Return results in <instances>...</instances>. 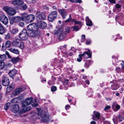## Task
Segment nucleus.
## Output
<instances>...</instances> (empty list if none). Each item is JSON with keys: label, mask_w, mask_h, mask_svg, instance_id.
Returning a JSON list of instances; mask_svg holds the SVG:
<instances>
[{"label": "nucleus", "mask_w": 124, "mask_h": 124, "mask_svg": "<svg viewBox=\"0 0 124 124\" xmlns=\"http://www.w3.org/2000/svg\"><path fill=\"white\" fill-rule=\"evenodd\" d=\"M11 45L13 46L17 47L22 49H23L24 47L23 42L18 38H16L12 42Z\"/></svg>", "instance_id": "nucleus-1"}, {"label": "nucleus", "mask_w": 124, "mask_h": 124, "mask_svg": "<svg viewBox=\"0 0 124 124\" xmlns=\"http://www.w3.org/2000/svg\"><path fill=\"white\" fill-rule=\"evenodd\" d=\"M21 20L25 22L28 21L31 22L35 18L34 16L33 15H28L26 13L23 14L21 16Z\"/></svg>", "instance_id": "nucleus-2"}, {"label": "nucleus", "mask_w": 124, "mask_h": 124, "mask_svg": "<svg viewBox=\"0 0 124 124\" xmlns=\"http://www.w3.org/2000/svg\"><path fill=\"white\" fill-rule=\"evenodd\" d=\"M36 21L37 23L41 22L42 21L46 20V15L43 12L37 11L36 13Z\"/></svg>", "instance_id": "nucleus-3"}, {"label": "nucleus", "mask_w": 124, "mask_h": 124, "mask_svg": "<svg viewBox=\"0 0 124 124\" xmlns=\"http://www.w3.org/2000/svg\"><path fill=\"white\" fill-rule=\"evenodd\" d=\"M92 52L89 49L88 52H85L83 54L79 55V58L77 59V61L79 62H81L82 60V57L83 56L86 59L91 58L92 56Z\"/></svg>", "instance_id": "nucleus-4"}, {"label": "nucleus", "mask_w": 124, "mask_h": 124, "mask_svg": "<svg viewBox=\"0 0 124 124\" xmlns=\"http://www.w3.org/2000/svg\"><path fill=\"white\" fill-rule=\"evenodd\" d=\"M19 37L21 40L26 41L28 39V32L26 29H24L19 35Z\"/></svg>", "instance_id": "nucleus-5"}, {"label": "nucleus", "mask_w": 124, "mask_h": 124, "mask_svg": "<svg viewBox=\"0 0 124 124\" xmlns=\"http://www.w3.org/2000/svg\"><path fill=\"white\" fill-rule=\"evenodd\" d=\"M116 20L121 25H124V15L120 13L116 16Z\"/></svg>", "instance_id": "nucleus-6"}, {"label": "nucleus", "mask_w": 124, "mask_h": 124, "mask_svg": "<svg viewBox=\"0 0 124 124\" xmlns=\"http://www.w3.org/2000/svg\"><path fill=\"white\" fill-rule=\"evenodd\" d=\"M4 10L9 15H14L16 13L15 9L8 6H5L3 7Z\"/></svg>", "instance_id": "nucleus-7"}, {"label": "nucleus", "mask_w": 124, "mask_h": 124, "mask_svg": "<svg viewBox=\"0 0 124 124\" xmlns=\"http://www.w3.org/2000/svg\"><path fill=\"white\" fill-rule=\"evenodd\" d=\"M57 12L56 11L51 12L48 16V20L50 22H52L57 18Z\"/></svg>", "instance_id": "nucleus-8"}, {"label": "nucleus", "mask_w": 124, "mask_h": 124, "mask_svg": "<svg viewBox=\"0 0 124 124\" xmlns=\"http://www.w3.org/2000/svg\"><path fill=\"white\" fill-rule=\"evenodd\" d=\"M0 20L5 25H7L8 23V18L3 14L0 15Z\"/></svg>", "instance_id": "nucleus-9"}, {"label": "nucleus", "mask_w": 124, "mask_h": 124, "mask_svg": "<svg viewBox=\"0 0 124 124\" xmlns=\"http://www.w3.org/2000/svg\"><path fill=\"white\" fill-rule=\"evenodd\" d=\"M33 98L32 97L26 99L22 103V107H25L26 106L30 104L33 102Z\"/></svg>", "instance_id": "nucleus-10"}, {"label": "nucleus", "mask_w": 124, "mask_h": 124, "mask_svg": "<svg viewBox=\"0 0 124 124\" xmlns=\"http://www.w3.org/2000/svg\"><path fill=\"white\" fill-rule=\"evenodd\" d=\"M27 29L29 31H37L39 29L37 26L35 24L31 23L27 27Z\"/></svg>", "instance_id": "nucleus-11"}, {"label": "nucleus", "mask_w": 124, "mask_h": 124, "mask_svg": "<svg viewBox=\"0 0 124 124\" xmlns=\"http://www.w3.org/2000/svg\"><path fill=\"white\" fill-rule=\"evenodd\" d=\"M59 13L62 17V18L65 19L67 16V12L66 10L63 9H58Z\"/></svg>", "instance_id": "nucleus-12"}, {"label": "nucleus", "mask_w": 124, "mask_h": 124, "mask_svg": "<svg viewBox=\"0 0 124 124\" xmlns=\"http://www.w3.org/2000/svg\"><path fill=\"white\" fill-rule=\"evenodd\" d=\"M1 82L2 85L5 86H8L10 83L9 79L7 77H3L1 79Z\"/></svg>", "instance_id": "nucleus-13"}, {"label": "nucleus", "mask_w": 124, "mask_h": 124, "mask_svg": "<svg viewBox=\"0 0 124 124\" xmlns=\"http://www.w3.org/2000/svg\"><path fill=\"white\" fill-rule=\"evenodd\" d=\"M41 117L42 118V120L44 122H48L49 120V116L46 113H44L41 115Z\"/></svg>", "instance_id": "nucleus-14"}, {"label": "nucleus", "mask_w": 124, "mask_h": 124, "mask_svg": "<svg viewBox=\"0 0 124 124\" xmlns=\"http://www.w3.org/2000/svg\"><path fill=\"white\" fill-rule=\"evenodd\" d=\"M93 113L94 115H92V118L93 120L97 121L100 119V114L99 112L94 111Z\"/></svg>", "instance_id": "nucleus-15"}, {"label": "nucleus", "mask_w": 124, "mask_h": 124, "mask_svg": "<svg viewBox=\"0 0 124 124\" xmlns=\"http://www.w3.org/2000/svg\"><path fill=\"white\" fill-rule=\"evenodd\" d=\"M19 110V105L17 104H15L12 107L11 110L12 112L16 113L18 112Z\"/></svg>", "instance_id": "nucleus-16"}, {"label": "nucleus", "mask_w": 124, "mask_h": 124, "mask_svg": "<svg viewBox=\"0 0 124 124\" xmlns=\"http://www.w3.org/2000/svg\"><path fill=\"white\" fill-rule=\"evenodd\" d=\"M112 108L113 110L115 112H116L118 110H119L120 108V106L117 104L116 102H114L112 105Z\"/></svg>", "instance_id": "nucleus-17"}, {"label": "nucleus", "mask_w": 124, "mask_h": 124, "mask_svg": "<svg viewBox=\"0 0 124 124\" xmlns=\"http://www.w3.org/2000/svg\"><path fill=\"white\" fill-rule=\"evenodd\" d=\"M15 87V85L12 83L11 84L8 86L6 90V93H8L12 91Z\"/></svg>", "instance_id": "nucleus-18"}, {"label": "nucleus", "mask_w": 124, "mask_h": 124, "mask_svg": "<svg viewBox=\"0 0 124 124\" xmlns=\"http://www.w3.org/2000/svg\"><path fill=\"white\" fill-rule=\"evenodd\" d=\"M24 108L20 111L19 113L20 114H22L25 113L28 111H29L31 109V107L29 106L27 107H24Z\"/></svg>", "instance_id": "nucleus-19"}, {"label": "nucleus", "mask_w": 124, "mask_h": 124, "mask_svg": "<svg viewBox=\"0 0 124 124\" xmlns=\"http://www.w3.org/2000/svg\"><path fill=\"white\" fill-rule=\"evenodd\" d=\"M17 71L15 69H14L11 70H10L8 73L10 76L13 78L15 75L17 73Z\"/></svg>", "instance_id": "nucleus-20"}, {"label": "nucleus", "mask_w": 124, "mask_h": 124, "mask_svg": "<svg viewBox=\"0 0 124 124\" xmlns=\"http://www.w3.org/2000/svg\"><path fill=\"white\" fill-rule=\"evenodd\" d=\"M12 2L14 4L19 5V7L21 6V5L23 4L24 3L23 1L21 0H13Z\"/></svg>", "instance_id": "nucleus-21"}, {"label": "nucleus", "mask_w": 124, "mask_h": 124, "mask_svg": "<svg viewBox=\"0 0 124 124\" xmlns=\"http://www.w3.org/2000/svg\"><path fill=\"white\" fill-rule=\"evenodd\" d=\"M67 36V35L65 32L62 30L60 33L59 36V39L62 40L65 39Z\"/></svg>", "instance_id": "nucleus-22"}, {"label": "nucleus", "mask_w": 124, "mask_h": 124, "mask_svg": "<svg viewBox=\"0 0 124 124\" xmlns=\"http://www.w3.org/2000/svg\"><path fill=\"white\" fill-rule=\"evenodd\" d=\"M22 89L19 88L15 90L13 92V94L14 95H16L22 91Z\"/></svg>", "instance_id": "nucleus-23"}, {"label": "nucleus", "mask_w": 124, "mask_h": 124, "mask_svg": "<svg viewBox=\"0 0 124 124\" xmlns=\"http://www.w3.org/2000/svg\"><path fill=\"white\" fill-rule=\"evenodd\" d=\"M36 31H29L28 32V37H34L36 35V34L35 32Z\"/></svg>", "instance_id": "nucleus-24"}, {"label": "nucleus", "mask_w": 124, "mask_h": 124, "mask_svg": "<svg viewBox=\"0 0 124 124\" xmlns=\"http://www.w3.org/2000/svg\"><path fill=\"white\" fill-rule=\"evenodd\" d=\"M38 25L42 29L45 28L47 26L46 23L42 21L39 23H38Z\"/></svg>", "instance_id": "nucleus-25"}, {"label": "nucleus", "mask_w": 124, "mask_h": 124, "mask_svg": "<svg viewBox=\"0 0 124 124\" xmlns=\"http://www.w3.org/2000/svg\"><path fill=\"white\" fill-rule=\"evenodd\" d=\"M85 20L86 22V24L87 26H91L92 25V22L88 17L87 16L86 17Z\"/></svg>", "instance_id": "nucleus-26"}, {"label": "nucleus", "mask_w": 124, "mask_h": 124, "mask_svg": "<svg viewBox=\"0 0 124 124\" xmlns=\"http://www.w3.org/2000/svg\"><path fill=\"white\" fill-rule=\"evenodd\" d=\"M11 62L14 63L16 64L19 60V57H13L11 58Z\"/></svg>", "instance_id": "nucleus-27"}, {"label": "nucleus", "mask_w": 124, "mask_h": 124, "mask_svg": "<svg viewBox=\"0 0 124 124\" xmlns=\"http://www.w3.org/2000/svg\"><path fill=\"white\" fill-rule=\"evenodd\" d=\"M119 85L117 83L114 84L111 86V88L113 90H116L118 89L119 87Z\"/></svg>", "instance_id": "nucleus-28"}, {"label": "nucleus", "mask_w": 124, "mask_h": 124, "mask_svg": "<svg viewBox=\"0 0 124 124\" xmlns=\"http://www.w3.org/2000/svg\"><path fill=\"white\" fill-rule=\"evenodd\" d=\"M5 32L4 28L2 24L0 23V34H2Z\"/></svg>", "instance_id": "nucleus-29"}, {"label": "nucleus", "mask_w": 124, "mask_h": 124, "mask_svg": "<svg viewBox=\"0 0 124 124\" xmlns=\"http://www.w3.org/2000/svg\"><path fill=\"white\" fill-rule=\"evenodd\" d=\"M9 50L11 52L15 53L16 54H19V52L18 50L15 48H11L9 49Z\"/></svg>", "instance_id": "nucleus-30"}, {"label": "nucleus", "mask_w": 124, "mask_h": 124, "mask_svg": "<svg viewBox=\"0 0 124 124\" xmlns=\"http://www.w3.org/2000/svg\"><path fill=\"white\" fill-rule=\"evenodd\" d=\"M91 62H92L93 61L90 60L87 61L85 64V67L87 68H88L91 64Z\"/></svg>", "instance_id": "nucleus-31"}, {"label": "nucleus", "mask_w": 124, "mask_h": 124, "mask_svg": "<svg viewBox=\"0 0 124 124\" xmlns=\"http://www.w3.org/2000/svg\"><path fill=\"white\" fill-rule=\"evenodd\" d=\"M15 22V23H18L21 20V17L19 16L14 17Z\"/></svg>", "instance_id": "nucleus-32"}, {"label": "nucleus", "mask_w": 124, "mask_h": 124, "mask_svg": "<svg viewBox=\"0 0 124 124\" xmlns=\"http://www.w3.org/2000/svg\"><path fill=\"white\" fill-rule=\"evenodd\" d=\"M6 58V56L5 55H0V61H3L5 60Z\"/></svg>", "instance_id": "nucleus-33"}, {"label": "nucleus", "mask_w": 124, "mask_h": 124, "mask_svg": "<svg viewBox=\"0 0 124 124\" xmlns=\"http://www.w3.org/2000/svg\"><path fill=\"white\" fill-rule=\"evenodd\" d=\"M71 29H72L73 31H78L79 30L80 28L78 26H74L71 27Z\"/></svg>", "instance_id": "nucleus-34"}, {"label": "nucleus", "mask_w": 124, "mask_h": 124, "mask_svg": "<svg viewBox=\"0 0 124 124\" xmlns=\"http://www.w3.org/2000/svg\"><path fill=\"white\" fill-rule=\"evenodd\" d=\"M18 31L19 30L18 29L16 28L13 29L11 31V32L12 34H14L17 33Z\"/></svg>", "instance_id": "nucleus-35"}, {"label": "nucleus", "mask_w": 124, "mask_h": 124, "mask_svg": "<svg viewBox=\"0 0 124 124\" xmlns=\"http://www.w3.org/2000/svg\"><path fill=\"white\" fill-rule=\"evenodd\" d=\"M5 63L3 61H0V70H2L4 68Z\"/></svg>", "instance_id": "nucleus-36"}, {"label": "nucleus", "mask_w": 124, "mask_h": 124, "mask_svg": "<svg viewBox=\"0 0 124 124\" xmlns=\"http://www.w3.org/2000/svg\"><path fill=\"white\" fill-rule=\"evenodd\" d=\"M10 103L9 102L7 103L5 105L4 107V109L5 110H7L9 109V107L10 106Z\"/></svg>", "instance_id": "nucleus-37"}, {"label": "nucleus", "mask_w": 124, "mask_h": 124, "mask_svg": "<svg viewBox=\"0 0 124 124\" xmlns=\"http://www.w3.org/2000/svg\"><path fill=\"white\" fill-rule=\"evenodd\" d=\"M113 120L115 124H117L119 120L118 119V117H115L113 119Z\"/></svg>", "instance_id": "nucleus-38"}, {"label": "nucleus", "mask_w": 124, "mask_h": 124, "mask_svg": "<svg viewBox=\"0 0 124 124\" xmlns=\"http://www.w3.org/2000/svg\"><path fill=\"white\" fill-rule=\"evenodd\" d=\"M11 45V43L9 41H7L5 43V46L6 47H9Z\"/></svg>", "instance_id": "nucleus-39"}, {"label": "nucleus", "mask_w": 124, "mask_h": 124, "mask_svg": "<svg viewBox=\"0 0 124 124\" xmlns=\"http://www.w3.org/2000/svg\"><path fill=\"white\" fill-rule=\"evenodd\" d=\"M62 30H63L62 28H60L57 31L55 30V34H57L59 33H60V34Z\"/></svg>", "instance_id": "nucleus-40"}, {"label": "nucleus", "mask_w": 124, "mask_h": 124, "mask_svg": "<svg viewBox=\"0 0 124 124\" xmlns=\"http://www.w3.org/2000/svg\"><path fill=\"white\" fill-rule=\"evenodd\" d=\"M9 19L10 23L11 24H13L14 22H15L14 17H10L9 18Z\"/></svg>", "instance_id": "nucleus-41"}, {"label": "nucleus", "mask_w": 124, "mask_h": 124, "mask_svg": "<svg viewBox=\"0 0 124 124\" xmlns=\"http://www.w3.org/2000/svg\"><path fill=\"white\" fill-rule=\"evenodd\" d=\"M27 6L26 5H24L23 6H21L19 8L22 10H25L27 9Z\"/></svg>", "instance_id": "nucleus-42"}, {"label": "nucleus", "mask_w": 124, "mask_h": 124, "mask_svg": "<svg viewBox=\"0 0 124 124\" xmlns=\"http://www.w3.org/2000/svg\"><path fill=\"white\" fill-rule=\"evenodd\" d=\"M118 119L119 121L120 122L124 120V117H122L120 115H119L118 117Z\"/></svg>", "instance_id": "nucleus-43"}, {"label": "nucleus", "mask_w": 124, "mask_h": 124, "mask_svg": "<svg viewBox=\"0 0 124 124\" xmlns=\"http://www.w3.org/2000/svg\"><path fill=\"white\" fill-rule=\"evenodd\" d=\"M55 81L53 79V80H52V81H49L48 82V84L50 85L54 84H55Z\"/></svg>", "instance_id": "nucleus-44"}, {"label": "nucleus", "mask_w": 124, "mask_h": 124, "mask_svg": "<svg viewBox=\"0 0 124 124\" xmlns=\"http://www.w3.org/2000/svg\"><path fill=\"white\" fill-rule=\"evenodd\" d=\"M51 90L52 92H55L57 90V87L54 86H53L51 87Z\"/></svg>", "instance_id": "nucleus-45"}, {"label": "nucleus", "mask_w": 124, "mask_h": 124, "mask_svg": "<svg viewBox=\"0 0 124 124\" xmlns=\"http://www.w3.org/2000/svg\"><path fill=\"white\" fill-rule=\"evenodd\" d=\"M69 18L68 19H67L66 20L64 21L65 23L69 22L71 21L72 20L71 16V15H70L69 16Z\"/></svg>", "instance_id": "nucleus-46"}, {"label": "nucleus", "mask_w": 124, "mask_h": 124, "mask_svg": "<svg viewBox=\"0 0 124 124\" xmlns=\"http://www.w3.org/2000/svg\"><path fill=\"white\" fill-rule=\"evenodd\" d=\"M65 31L67 33H69L70 32V28L69 27H66L65 28Z\"/></svg>", "instance_id": "nucleus-47"}, {"label": "nucleus", "mask_w": 124, "mask_h": 124, "mask_svg": "<svg viewBox=\"0 0 124 124\" xmlns=\"http://www.w3.org/2000/svg\"><path fill=\"white\" fill-rule=\"evenodd\" d=\"M42 8L44 10H48L49 8L45 5H43L42 6Z\"/></svg>", "instance_id": "nucleus-48"}, {"label": "nucleus", "mask_w": 124, "mask_h": 124, "mask_svg": "<svg viewBox=\"0 0 124 124\" xmlns=\"http://www.w3.org/2000/svg\"><path fill=\"white\" fill-rule=\"evenodd\" d=\"M121 64L122 67V70L124 72V61H123L121 63Z\"/></svg>", "instance_id": "nucleus-49"}, {"label": "nucleus", "mask_w": 124, "mask_h": 124, "mask_svg": "<svg viewBox=\"0 0 124 124\" xmlns=\"http://www.w3.org/2000/svg\"><path fill=\"white\" fill-rule=\"evenodd\" d=\"M116 71L118 73H120L121 71L120 68L119 67L116 68Z\"/></svg>", "instance_id": "nucleus-50"}, {"label": "nucleus", "mask_w": 124, "mask_h": 124, "mask_svg": "<svg viewBox=\"0 0 124 124\" xmlns=\"http://www.w3.org/2000/svg\"><path fill=\"white\" fill-rule=\"evenodd\" d=\"M115 6L118 9L121 8V5L119 4H117Z\"/></svg>", "instance_id": "nucleus-51"}, {"label": "nucleus", "mask_w": 124, "mask_h": 124, "mask_svg": "<svg viewBox=\"0 0 124 124\" xmlns=\"http://www.w3.org/2000/svg\"><path fill=\"white\" fill-rule=\"evenodd\" d=\"M111 108V107L109 106H106L104 109V111H106L110 109Z\"/></svg>", "instance_id": "nucleus-52"}, {"label": "nucleus", "mask_w": 124, "mask_h": 124, "mask_svg": "<svg viewBox=\"0 0 124 124\" xmlns=\"http://www.w3.org/2000/svg\"><path fill=\"white\" fill-rule=\"evenodd\" d=\"M70 106L69 105H66L65 106V108L66 110H68L70 108Z\"/></svg>", "instance_id": "nucleus-53"}, {"label": "nucleus", "mask_w": 124, "mask_h": 124, "mask_svg": "<svg viewBox=\"0 0 124 124\" xmlns=\"http://www.w3.org/2000/svg\"><path fill=\"white\" fill-rule=\"evenodd\" d=\"M74 2H75L76 3H81L82 1L81 0H76L75 1H74Z\"/></svg>", "instance_id": "nucleus-54"}, {"label": "nucleus", "mask_w": 124, "mask_h": 124, "mask_svg": "<svg viewBox=\"0 0 124 124\" xmlns=\"http://www.w3.org/2000/svg\"><path fill=\"white\" fill-rule=\"evenodd\" d=\"M24 23L23 22H21L19 23V25L22 27H23L24 26Z\"/></svg>", "instance_id": "nucleus-55"}, {"label": "nucleus", "mask_w": 124, "mask_h": 124, "mask_svg": "<svg viewBox=\"0 0 124 124\" xmlns=\"http://www.w3.org/2000/svg\"><path fill=\"white\" fill-rule=\"evenodd\" d=\"M6 54L8 56L9 58H12V57L10 56L9 53L8 52L6 51Z\"/></svg>", "instance_id": "nucleus-56"}, {"label": "nucleus", "mask_w": 124, "mask_h": 124, "mask_svg": "<svg viewBox=\"0 0 124 124\" xmlns=\"http://www.w3.org/2000/svg\"><path fill=\"white\" fill-rule=\"evenodd\" d=\"M10 37V34H8L6 36L5 39H8Z\"/></svg>", "instance_id": "nucleus-57"}, {"label": "nucleus", "mask_w": 124, "mask_h": 124, "mask_svg": "<svg viewBox=\"0 0 124 124\" xmlns=\"http://www.w3.org/2000/svg\"><path fill=\"white\" fill-rule=\"evenodd\" d=\"M81 21H76L75 23V24H81Z\"/></svg>", "instance_id": "nucleus-58"}, {"label": "nucleus", "mask_w": 124, "mask_h": 124, "mask_svg": "<svg viewBox=\"0 0 124 124\" xmlns=\"http://www.w3.org/2000/svg\"><path fill=\"white\" fill-rule=\"evenodd\" d=\"M91 42L90 40H87L86 42V44L87 45H89L91 44Z\"/></svg>", "instance_id": "nucleus-59"}, {"label": "nucleus", "mask_w": 124, "mask_h": 124, "mask_svg": "<svg viewBox=\"0 0 124 124\" xmlns=\"http://www.w3.org/2000/svg\"><path fill=\"white\" fill-rule=\"evenodd\" d=\"M109 1L110 3L113 4H115L116 3L115 0H109Z\"/></svg>", "instance_id": "nucleus-60"}, {"label": "nucleus", "mask_w": 124, "mask_h": 124, "mask_svg": "<svg viewBox=\"0 0 124 124\" xmlns=\"http://www.w3.org/2000/svg\"><path fill=\"white\" fill-rule=\"evenodd\" d=\"M64 56L66 57H68V54L67 53V52L65 51L64 53Z\"/></svg>", "instance_id": "nucleus-61"}, {"label": "nucleus", "mask_w": 124, "mask_h": 124, "mask_svg": "<svg viewBox=\"0 0 124 124\" xmlns=\"http://www.w3.org/2000/svg\"><path fill=\"white\" fill-rule=\"evenodd\" d=\"M64 60L63 59L61 58V59L59 61V63L60 64L64 62Z\"/></svg>", "instance_id": "nucleus-62"}, {"label": "nucleus", "mask_w": 124, "mask_h": 124, "mask_svg": "<svg viewBox=\"0 0 124 124\" xmlns=\"http://www.w3.org/2000/svg\"><path fill=\"white\" fill-rule=\"evenodd\" d=\"M5 47L4 46V44H3V45L2 46V48H1V50H2L3 51L5 49Z\"/></svg>", "instance_id": "nucleus-63"}, {"label": "nucleus", "mask_w": 124, "mask_h": 124, "mask_svg": "<svg viewBox=\"0 0 124 124\" xmlns=\"http://www.w3.org/2000/svg\"><path fill=\"white\" fill-rule=\"evenodd\" d=\"M54 62L56 63H58L59 62V61L56 58H55L54 60Z\"/></svg>", "instance_id": "nucleus-64"}]
</instances>
